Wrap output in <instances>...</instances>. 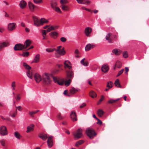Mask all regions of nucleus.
I'll use <instances>...</instances> for the list:
<instances>
[{"instance_id": "obj_1", "label": "nucleus", "mask_w": 149, "mask_h": 149, "mask_svg": "<svg viewBox=\"0 0 149 149\" xmlns=\"http://www.w3.org/2000/svg\"><path fill=\"white\" fill-rule=\"evenodd\" d=\"M50 74L47 73H44L42 75V79L43 82L46 84L49 85L51 83V81L49 77Z\"/></svg>"}, {"instance_id": "obj_2", "label": "nucleus", "mask_w": 149, "mask_h": 149, "mask_svg": "<svg viewBox=\"0 0 149 149\" xmlns=\"http://www.w3.org/2000/svg\"><path fill=\"white\" fill-rule=\"evenodd\" d=\"M86 133L90 139H93L94 136L96 135V133L95 132L93 129L90 127H88L86 129Z\"/></svg>"}, {"instance_id": "obj_3", "label": "nucleus", "mask_w": 149, "mask_h": 149, "mask_svg": "<svg viewBox=\"0 0 149 149\" xmlns=\"http://www.w3.org/2000/svg\"><path fill=\"white\" fill-rule=\"evenodd\" d=\"M73 134L75 139L81 138L83 136L82 130L81 128H79L77 131L73 132Z\"/></svg>"}, {"instance_id": "obj_4", "label": "nucleus", "mask_w": 149, "mask_h": 149, "mask_svg": "<svg viewBox=\"0 0 149 149\" xmlns=\"http://www.w3.org/2000/svg\"><path fill=\"white\" fill-rule=\"evenodd\" d=\"M16 24L15 23H10L8 24V29L10 31H12L16 28Z\"/></svg>"}, {"instance_id": "obj_5", "label": "nucleus", "mask_w": 149, "mask_h": 149, "mask_svg": "<svg viewBox=\"0 0 149 149\" xmlns=\"http://www.w3.org/2000/svg\"><path fill=\"white\" fill-rule=\"evenodd\" d=\"M92 32V29L89 27H86L84 31V33L85 36L87 37L91 36L90 34Z\"/></svg>"}, {"instance_id": "obj_6", "label": "nucleus", "mask_w": 149, "mask_h": 149, "mask_svg": "<svg viewBox=\"0 0 149 149\" xmlns=\"http://www.w3.org/2000/svg\"><path fill=\"white\" fill-rule=\"evenodd\" d=\"M0 132L2 136H5L8 134L6 128L4 126H2L0 127Z\"/></svg>"}, {"instance_id": "obj_7", "label": "nucleus", "mask_w": 149, "mask_h": 149, "mask_svg": "<svg viewBox=\"0 0 149 149\" xmlns=\"http://www.w3.org/2000/svg\"><path fill=\"white\" fill-rule=\"evenodd\" d=\"M23 49H25L24 46L20 43L16 44L14 47V49L16 51L21 50Z\"/></svg>"}, {"instance_id": "obj_8", "label": "nucleus", "mask_w": 149, "mask_h": 149, "mask_svg": "<svg viewBox=\"0 0 149 149\" xmlns=\"http://www.w3.org/2000/svg\"><path fill=\"white\" fill-rule=\"evenodd\" d=\"M47 144L48 147L49 148L52 147L53 145V142L52 136H50L48 138L47 141Z\"/></svg>"}, {"instance_id": "obj_9", "label": "nucleus", "mask_w": 149, "mask_h": 149, "mask_svg": "<svg viewBox=\"0 0 149 149\" xmlns=\"http://www.w3.org/2000/svg\"><path fill=\"white\" fill-rule=\"evenodd\" d=\"M34 77L35 80L37 83L40 82L42 79L41 76L38 73L35 74Z\"/></svg>"}, {"instance_id": "obj_10", "label": "nucleus", "mask_w": 149, "mask_h": 149, "mask_svg": "<svg viewBox=\"0 0 149 149\" xmlns=\"http://www.w3.org/2000/svg\"><path fill=\"white\" fill-rule=\"evenodd\" d=\"M33 19L34 22V24L36 26H39L40 25V20H39L38 18L35 17H33Z\"/></svg>"}, {"instance_id": "obj_11", "label": "nucleus", "mask_w": 149, "mask_h": 149, "mask_svg": "<svg viewBox=\"0 0 149 149\" xmlns=\"http://www.w3.org/2000/svg\"><path fill=\"white\" fill-rule=\"evenodd\" d=\"M70 116L73 121H76L77 120V116L75 112L74 111H72L71 113L70 114Z\"/></svg>"}, {"instance_id": "obj_12", "label": "nucleus", "mask_w": 149, "mask_h": 149, "mask_svg": "<svg viewBox=\"0 0 149 149\" xmlns=\"http://www.w3.org/2000/svg\"><path fill=\"white\" fill-rule=\"evenodd\" d=\"M49 34L51 38L54 39H56L58 36V33L56 31L52 32Z\"/></svg>"}, {"instance_id": "obj_13", "label": "nucleus", "mask_w": 149, "mask_h": 149, "mask_svg": "<svg viewBox=\"0 0 149 149\" xmlns=\"http://www.w3.org/2000/svg\"><path fill=\"white\" fill-rule=\"evenodd\" d=\"M74 77V74L73 72L70 70L67 72V78L72 80Z\"/></svg>"}, {"instance_id": "obj_14", "label": "nucleus", "mask_w": 149, "mask_h": 149, "mask_svg": "<svg viewBox=\"0 0 149 149\" xmlns=\"http://www.w3.org/2000/svg\"><path fill=\"white\" fill-rule=\"evenodd\" d=\"M64 63L65 65V68H67L70 70L72 68V67L71 66V63L69 61H65Z\"/></svg>"}, {"instance_id": "obj_15", "label": "nucleus", "mask_w": 149, "mask_h": 149, "mask_svg": "<svg viewBox=\"0 0 149 149\" xmlns=\"http://www.w3.org/2000/svg\"><path fill=\"white\" fill-rule=\"evenodd\" d=\"M77 3L80 4H88L90 3L89 0H76Z\"/></svg>"}, {"instance_id": "obj_16", "label": "nucleus", "mask_w": 149, "mask_h": 149, "mask_svg": "<svg viewBox=\"0 0 149 149\" xmlns=\"http://www.w3.org/2000/svg\"><path fill=\"white\" fill-rule=\"evenodd\" d=\"M0 45L3 48L4 47L8 46L9 45V42L8 41H6L0 42Z\"/></svg>"}, {"instance_id": "obj_17", "label": "nucleus", "mask_w": 149, "mask_h": 149, "mask_svg": "<svg viewBox=\"0 0 149 149\" xmlns=\"http://www.w3.org/2000/svg\"><path fill=\"white\" fill-rule=\"evenodd\" d=\"M26 3L25 1L22 0L20 1L19 4V7L20 8L23 9L26 7Z\"/></svg>"}, {"instance_id": "obj_18", "label": "nucleus", "mask_w": 149, "mask_h": 149, "mask_svg": "<svg viewBox=\"0 0 149 149\" xmlns=\"http://www.w3.org/2000/svg\"><path fill=\"white\" fill-rule=\"evenodd\" d=\"M112 52L116 55H119L122 53V51L120 50H118L117 49H114L112 50Z\"/></svg>"}, {"instance_id": "obj_19", "label": "nucleus", "mask_w": 149, "mask_h": 149, "mask_svg": "<svg viewBox=\"0 0 149 149\" xmlns=\"http://www.w3.org/2000/svg\"><path fill=\"white\" fill-rule=\"evenodd\" d=\"M94 45L93 44H89L87 45L85 48L86 51H88L91 48H93Z\"/></svg>"}, {"instance_id": "obj_20", "label": "nucleus", "mask_w": 149, "mask_h": 149, "mask_svg": "<svg viewBox=\"0 0 149 149\" xmlns=\"http://www.w3.org/2000/svg\"><path fill=\"white\" fill-rule=\"evenodd\" d=\"M109 67L107 65L104 64L102 67L101 69L102 72H105L108 71L109 70Z\"/></svg>"}, {"instance_id": "obj_21", "label": "nucleus", "mask_w": 149, "mask_h": 149, "mask_svg": "<svg viewBox=\"0 0 149 149\" xmlns=\"http://www.w3.org/2000/svg\"><path fill=\"white\" fill-rule=\"evenodd\" d=\"M111 34L110 33H108L106 36V39L108 41L109 43H112L111 40Z\"/></svg>"}, {"instance_id": "obj_22", "label": "nucleus", "mask_w": 149, "mask_h": 149, "mask_svg": "<svg viewBox=\"0 0 149 149\" xmlns=\"http://www.w3.org/2000/svg\"><path fill=\"white\" fill-rule=\"evenodd\" d=\"M34 125L33 124L30 125L29 126L27 127V130L26 132L28 133L31 131H32L33 130V127Z\"/></svg>"}, {"instance_id": "obj_23", "label": "nucleus", "mask_w": 149, "mask_h": 149, "mask_svg": "<svg viewBox=\"0 0 149 149\" xmlns=\"http://www.w3.org/2000/svg\"><path fill=\"white\" fill-rule=\"evenodd\" d=\"M79 90V89L77 88H75L74 87H72L70 90V93L71 94H74L76 92L78 91Z\"/></svg>"}, {"instance_id": "obj_24", "label": "nucleus", "mask_w": 149, "mask_h": 149, "mask_svg": "<svg viewBox=\"0 0 149 149\" xmlns=\"http://www.w3.org/2000/svg\"><path fill=\"white\" fill-rule=\"evenodd\" d=\"M39 136L43 140H45L48 137L47 135L46 134H40Z\"/></svg>"}, {"instance_id": "obj_25", "label": "nucleus", "mask_w": 149, "mask_h": 149, "mask_svg": "<svg viewBox=\"0 0 149 149\" xmlns=\"http://www.w3.org/2000/svg\"><path fill=\"white\" fill-rule=\"evenodd\" d=\"M31 43V41L29 40H26L24 42V45L25 49H26L27 47L29 46Z\"/></svg>"}, {"instance_id": "obj_26", "label": "nucleus", "mask_w": 149, "mask_h": 149, "mask_svg": "<svg viewBox=\"0 0 149 149\" xmlns=\"http://www.w3.org/2000/svg\"><path fill=\"white\" fill-rule=\"evenodd\" d=\"M104 113V111L102 110L99 109L97 111V114L100 117H102Z\"/></svg>"}, {"instance_id": "obj_27", "label": "nucleus", "mask_w": 149, "mask_h": 149, "mask_svg": "<svg viewBox=\"0 0 149 149\" xmlns=\"http://www.w3.org/2000/svg\"><path fill=\"white\" fill-rule=\"evenodd\" d=\"M40 58V55L39 54H38L35 56L34 59V61L33 62L38 63L39 61Z\"/></svg>"}, {"instance_id": "obj_28", "label": "nucleus", "mask_w": 149, "mask_h": 149, "mask_svg": "<svg viewBox=\"0 0 149 149\" xmlns=\"http://www.w3.org/2000/svg\"><path fill=\"white\" fill-rule=\"evenodd\" d=\"M29 6L31 10H33L34 8V6L32 3L29 2L28 3Z\"/></svg>"}, {"instance_id": "obj_29", "label": "nucleus", "mask_w": 149, "mask_h": 149, "mask_svg": "<svg viewBox=\"0 0 149 149\" xmlns=\"http://www.w3.org/2000/svg\"><path fill=\"white\" fill-rule=\"evenodd\" d=\"M23 65L26 69L29 70L31 69V67L26 63H23Z\"/></svg>"}, {"instance_id": "obj_30", "label": "nucleus", "mask_w": 149, "mask_h": 149, "mask_svg": "<svg viewBox=\"0 0 149 149\" xmlns=\"http://www.w3.org/2000/svg\"><path fill=\"white\" fill-rule=\"evenodd\" d=\"M57 5V3L55 2H52L51 3V7L54 10L56 7Z\"/></svg>"}, {"instance_id": "obj_31", "label": "nucleus", "mask_w": 149, "mask_h": 149, "mask_svg": "<svg viewBox=\"0 0 149 149\" xmlns=\"http://www.w3.org/2000/svg\"><path fill=\"white\" fill-rule=\"evenodd\" d=\"M90 95L91 97L92 98H94L96 97L97 95L96 93L93 91H90Z\"/></svg>"}, {"instance_id": "obj_32", "label": "nucleus", "mask_w": 149, "mask_h": 149, "mask_svg": "<svg viewBox=\"0 0 149 149\" xmlns=\"http://www.w3.org/2000/svg\"><path fill=\"white\" fill-rule=\"evenodd\" d=\"M114 84L117 87H120L121 85L119 82V80L118 79H117L115 81Z\"/></svg>"}, {"instance_id": "obj_33", "label": "nucleus", "mask_w": 149, "mask_h": 149, "mask_svg": "<svg viewBox=\"0 0 149 149\" xmlns=\"http://www.w3.org/2000/svg\"><path fill=\"white\" fill-rule=\"evenodd\" d=\"M26 75L30 79H32V73L31 72L30 70H28L26 72Z\"/></svg>"}, {"instance_id": "obj_34", "label": "nucleus", "mask_w": 149, "mask_h": 149, "mask_svg": "<svg viewBox=\"0 0 149 149\" xmlns=\"http://www.w3.org/2000/svg\"><path fill=\"white\" fill-rule=\"evenodd\" d=\"M15 136L18 139H20L21 137L19 134L17 132H15L14 133Z\"/></svg>"}, {"instance_id": "obj_35", "label": "nucleus", "mask_w": 149, "mask_h": 149, "mask_svg": "<svg viewBox=\"0 0 149 149\" xmlns=\"http://www.w3.org/2000/svg\"><path fill=\"white\" fill-rule=\"evenodd\" d=\"M62 9L64 11H67L69 10L68 7L65 5H63L61 6Z\"/></svg>"}, {"instance_id": "obj_36", "label": "nucleus", "mask_w": 149, "mask_h": 149, "mask_svg": "<svg viewBox=\"0 0 149 149\" xmlns=\"http://www.w3.org/2000/svg\"><path fill=\"white\" fill-rule=\"evenodd\" d=\"M120 100V98H117L116 99L113 100V99H110L108 101V102L109 103H113L116 102L118 100Z\"/></svg>"}, {"instance_id": "obj_37", "label": "nucleus", "mask_w": 149, "mask_h": 149, "mask_svg": "<svg viewBox=\"0 0 149 149\" xmlns=\"http://www.w3.org/2000/svg\"><path fill=\"white\" fill-rule=\"evenodd\" d=\"M57 53L61 55H64L65 54V52L64 50V48H63L61 51L60 50Z\"/></svg>"}, {"instance_id": "obj_38", "label": "nucleus", "mask_w": 149, "mask_h": 149, "mask_svg": "<svg viewBox=\"0 0 149 149\" xmlns=\"http://www.w3.org/2000/svg\"><path fill=\"white\" fill-rule=\"evenodd\" d=\"M113 83L112 82L110 81L107 82V86L109 88H111L112 87Z\"/></svg>"}, {"instance_id": "obj_39", "label": "nucleus", "mask_w": 149, "mask_h": 149, "mask_svg": "<svg viewBox=\"0 0 149 149\" xmlns=\"http://www.w3.org/2000/svg\"><path fill=\"white\" fill-rule=\"evenodd\" d=\"M71 80L68 79V80H66L65 82V85L66 86H68L69 85L70 83L71 82Z\"/></svg>"}, {"instance_id": "obj_40", "label": "nucleus", "mask_w": 149, "mask_h": 149, "mask_svg": "<svg viewBox=\"0 0 149 149\" xmlns=\"http://www.w3.org/2000/svg\"><path fill=\"white\" fill-rule=\"evenodd\" d=\"M83 141L82 140H80L77 142L75 144L76 146H78L79 145L83 143Z\"/></svg>"}, {"instance_id": "obj_41", "label": "nucleus", "mask_w": 149, "mask_h": 149, "mask_svg": "<svg viewBox=\"0 0 149 149\" xmlns=\"http://www.w3.org/2000/svg\"><path fill=\"white\" fill-rule=\"evenodd\" d=\"M55 50V48H47L46 49V51L47 52H51L54 51Z\"/></svg>"}, {"instance_id": "obj_42", "label": "nucleus", "mask_w": 149, "mask_h": 149, "mask_svg": "<svg viewBox=\"0 0 149 149\" xmlns=\"http://www.w3.org/2000/svg\"><path fill=\"white\" fill-rule=\"evenodd\" d=\"M0 143L3 146H4L5 145V140L4 139H1L0 140Z\"/></svg>"}, {"instance_id": "obj_43", "label": "nucleus", "mask_w": 149, "mask_h": 149, "mask_svg": "<svg viewBox=\"0 0 149 149\" xmlns=\"http://www.w3.org/2000/svg\"><path fill=\"white\" fill-rule=\"evenodd\" d=\"M54 10H55V11H56V12H58V13H62L61 11L60 8L58 7H56L55 8V9H54Z\"/></svg>"}, {"instance_id": "obj_44", "label": "nucleus", "mask_w": 149, "mask_h": 149, "mask_svg": "<svg viewBox=\"0 0 149 149\" xmlns=\"http://www.w3.org/2000/svg\"><path fill=\"white\" fill-rule=\"evenodd\" d=\"M54 30V28L53 26H51L48 28L47 31L49 32L52 30Z\"/></svg>"}, {"instance_id": "obj_45", "label": "nucleus", "mask_w": 149, "mask_h": 149, "mask_svg": "<svg viewBox=\"0 0 149 149\" xmlns=\"http://www.w3.org/2000/svg\"><path fill=\"white\" fill-rule=\"evenodd\" d=\"M121 65V62L118 61H117L116 63L115 64V65L117 66L118 68H120V66Z\"/></svg>"}, {"instance_id": "obj_46", "label": "nucleus", "mask_w": 149, "mask_h": 149, "mask_svg": "<svg viewBox=\"0 0 149 149\" xmlns=\"http://www.w3.org/2000/svg\"><path fill=\"white\" fill-rule=\"evenodd\" d=\"M29 53L28 52H24L22 54H21L20 55L23 56V57L27 56H29Z\"/></svg>"}, {"instance_id": "obj_47", "label": "nucleus", "mask_w": 149, "mask_h": 149, "mask_svg": "<svg viewBox=\"0 0 149 149\" xmlns=\"http://www.w3.org/2000/svg\"><path fill=\"white\" fill-rule=\"evenodd\" d=\"M53 79L55 83H57V81H58L59 80L56 77L53 76Z\"/></svg>"}, {"instance_id": "obj_48", "label": "nucleus", "mask_w": 149, "mask_h": 149, "mask_svg": "<svg viewBox=\"0 0 149 149\" xmlns=\"http://www.w3.org/2000/svg\"><path fill=\"white\" fill-rule=\"evenodd\" d=\"M123 56L124 57L127 58L128 57V54L127 52H123Z\"/></svg>"}, {"instance_id": "obj_49", "label": "nucleus", "mask_w": 149, "mask_h": 149, "mask_svg": "<svg viewBox=\"0 0 149 149\" xmlns=\"http://www.w3.org/2000/svg\"><path fill=\"white\" fill-rule=\"evenodd\" d=\"M45 23V18H42L40 19V25H42L44 24Z\"/></svg>"}, {"instance_id": "obj_50", "label": "nucleus", "mask_w": 149, "mask_h": 149, "mask_svg": "<svg viewBox=\"0 0 149 149\" xmlns=\"http://www.w3.org/2000/svg\"><path fill=\"white\" fill-rule=\"evenodd\" d=\"M123 71H124L123 69H122L120 71L118 72L117 75V77L119 76V75H120L123 72Z\"/></svg>"}, {"instance_id": "obj_51", "label": "nucleus", "mask_w": 149, "mask_h": 149, "mask_svg": "<svg viewBox=\"0 0 149 149\" xmlns=\"http://www.w3.org/2000/svg\"><path fill=\"white\" fill-rule=\"evenodd\" d=\"M61 40L63 42H65L66 40V39L64 37H62L61 38Z\"/></svg>"}, {"instance_id": "obj_52", "label": "nucleus", "mask_w": 149, "mask_h": 149, "mask_svg": "<svg viewBox=\"0 0 149 149\" xmlns=\"http://www.w3.org/2000/svg\"><path fill=\"white\" fill-rule=\"evenodd\" d=\"M33 1L36 3H41L42 2V0H33Z\"/></svg>"}, {"instance_id": "obj_53", "label": "nucleus", "mask_w": 149, "mask_h": 149, "mask_svg": "<svg viewBox=\"0 0 149 149\" xmlns=\"http://www.w3.org/2000/svg\"><path fill=\"white\" fill-rule=\"evenodd\" d=\"M59 85H62L63 84V82L62 81H59V80L57 83Z\"/></svg>"}, {"instance_id": "obj_54", "label": "nucleus", "mask_w": 149, "mask_h": 149, "mask_svg": "<svg viewBox=\"0 0 149 149\" xmlns=\"http://www.w3.org/2000/svg\"><path fill=\"white\" fill-rule=\"evenodd\" d=\"M61 47V46L57 47V49H55V50L54 51H55L57 53L60 50V49Z\"/></svg>"}, {"instance_id": "obj_55", "label": "nucleus", "mask_w": 149, "mask_h": 149, "mask_svg": "<svg viewBox=\"0 0 149 149\" xmlns=\"http://www.w3.org/2000/svg\"><path fill=\"white\" fill-rule=\"evenodd\" d=\"M36 113V112H35V111H30L29 113V114L31 116H32L33 114H35Z\"/></svg>"}, {"instance_id": "obj_56", "label": "nucleus", "mask_w": 149, "mask_h": 149, "mask_svg": "<svg viewBox=\"0 0 149 149\" xmlns=\"http://www.w3.org/2000/svg\"><path fill=\"white\" fill-rule=\"evenodd\" d=\"M46 33L45 30H43L42 31V36H46Z\"/></svg>"}, {"instance_id": "obj_57", "label": "nucleus", "mask_w": 149, "mask_h": 149, "mask_svg": "<svg viewBox=\"0 0 149 149\" xmlns=\"http://www.w3.org/2000/svg\"><path fill=\"white\" fill-rule=\"evenodd\" d=\"M125 74H127V72L128 71H129V68H128V67H125Z\"/></svg>"}, {"instance_id": "obj_58", "label": "nucleus", "mask_w": 149, "mask_h": 149, "mask_svg": "<svg viewBox=\"0 0 149 149\" xmlns=\"http://www.w3.org/2000/svg\"><path fill=\"white\" fill-rule=\"evenodd\" d=\"M97 119V120L98 121L97 123V124H99L100 125H102V122L98 118Z\"/></svg>"}, {"instance_id": "obj_59", "label": "nucleus", "mask_w": 149, "mask_h": 149, "mask_svg": "<svg viewBox=\"0 0 149 149\" xmlns=\"http://www.w3.org/2000/svg\"><path fill=\"white\" fill-rule=\"evenodd\" d=\"M86 105V104L85 103H83L80 106V108H82L85 107Z\"/></svg>"}, {"instance_id": "obj_60", "label": "nucleus", "mask_w": 149, "mask_h": 149, "mask_svg": "<svg viewBox=\"0 0 149 149\" xmlns=\"http://www.w3.org/2000/svg\"><path fill=\"white\" fill-rule=\"evenodd\" d=\"M16 100L17 101L19 100L20 99V97L19 96V95H17L16 98Z\"/></svg>"}, {"instance_id": "obj_61", "label": "nucleus", "mask_w": 149, "mask_h": 149, "mask_svg": "<svg viewBox=\"0 0 149 149\" xmlns=\"http://www.w3.org/2000/svg\"><path fill=\"white\" fill-rule=\"evenodd\" d=\"M15 86V81H13L12 82L11 84V86L12 87H14Z\"/></svg>"}, {"instance_id": "obj_62", "label": "nucleus", "mask_w": 149, "mask_h": 149, "mask_svg": "<svg viewBox=\"0 0 149 149\" xmlns=\"http://www.w3.org/2000/svg\"><path fill=\"white\" fill-rule=\"evenodd\" d=\"M82 65L85 66H87L88 65V62H84L83 63Z\"/></svg>"}, {"instance_id": "obj_63", "label": "nucleus", "mask_w": 149, "mask_h": 149, "mask_svg": "<svg viewBox=\"0 0 149 149\" xmlns=\"http://www.w3.org/2000/svg\"><path fill=\"white\" fill-rule=\"evenodd\" d=\"M21 107L20 106L16 107V108H17V109L19 111H21L20 109Z\"/></svg>"}, {"instance_id": "obj_64", "label": "nucleus", "mask_w": 149, "mask_h": 149, "mask_svg": "<svg viewBox=\"0 0 149 149\" xmlns=\"http://www.w3.org/2000/svg\"><path fill=\"white\" fill-rule=\"evenodd\" d=\"M17 114V112L14 113L12 115H10V116L12 117H14Z\"/></svg>"}]
</instances>
